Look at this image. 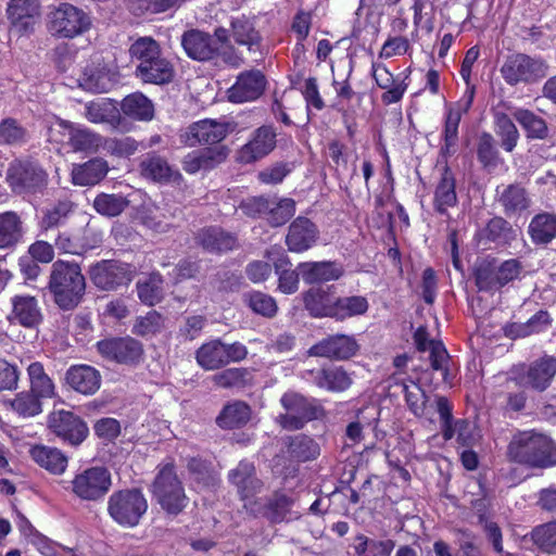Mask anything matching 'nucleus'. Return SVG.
I'll return each mask as SVG.
<instances>
[{"instance_id": "nucleus-50", "label": "nucleus", "mask_w": 556, "mask_h": 556, "mask_svg": "<svg viewBox=\"0 0 556 556\" xmlns=\"http://www.w3.org/2000/svg\"><path fill=\"white\" fill-rule=\"evenodd\" d=\"M250 418V407L244 402L236 401L224 407L217 421L222 428L232 429L245 425Z\"/></svg>"}, {"instance_id": "nucleus-61", "label": "nucleus", "mask_w": 556, "mask_h": 556, "mask_svg": "<svg viewBox=\"0 0 556 556\" xmlns=\"http://www.w3.org/2000/svg\"><path fill=\"white\" fill-rule=\"evenodd\" d=\"M73 210L70 201H60L54 206L47 208L41 219V227L46 230L62 225Z\"/></svg>"}, {"instance_id": "nucleus-57", "label": "nucleus", "mask_w": 556, "mask_h": 556, "mask_svg": "<svg viewBox=\"0 0 556 556\" xmlns=\"http://www.w3.org/2000/svg\"><path fill=\"white\" fill-rule=\"evenodd\" d=\"M128 205V201L116 194L102 193L96 197L93 201L94 210L104 216L114 217L119 215Z\"/></svg>"}, {"instance_id": "nucleus-33", "label": "nucleus", "mask_w": 556, "mask_h": 556, "mask_svg": "<svg viewBox=\"0 0 556 556\" xmlns=\"http://www.w3.org/2000/svg\"><path fill=\"white\" fill-rule=\"evenodd\" d=\"M136 76L143 83L162 85L169 83L174 76L170 62L162 54L142 66H136Z\"/></svg>"}, {"instance_id": "nucleus-6", "label": "nucleus", "mask_w": 556, "mask_h": 556, "mask_svg": "<svg viewBox=\"0 0 556 556\" xmlns=\"http://www.w3.org/2000/svg\"><path fill=\"white\" fill-rule=\"evenodd\" d=\"M147 509V498L138 489L116 491L108 500L110 517L125 528L136 527Z\"/></svg>"}, {"instance_id": "nucleus-32", "label": "nucleus", "mask_w": 556, "mask_h": 556, "mask_svg": "<svg viewBox=\"0 0 556 556\" xmlns=\"http://www.w3.org/2000/svg\"><path fill=\"white\" fill-rule=\"evenodd\" d=\"M552 319L545 311H540L526 323H510L504 326V334L509 339L527 338L546 331Z\"/></svg>"}, {"instance_id": "nucleus-62", "label": "nucleus", "mask_w": 556, "mask_h": 556, "mask_svg": "<svg viewBox=\"0 0 556 556\" xmlns=\"http://www.w3.org/2000/svg\"><path fill=\"white\" fill-rule=\"evenodd\" d=\"M532 539L542 551L556 553V522H549L535 528Z\"/></svg>"}, {"instance_id": "nucleus-13", "label": "nucleus", "mask_w": 556, "mask_h": 556, "mask_svg": "<svg viewBox=\"0 0 556 556\" xmlns=\"http://www.w3.org/2000/svg\"><path fill=\"white\" fill-rule=\"evenodd\" d=\"M214 36L223 48L230 46V37L237 45L245 46L249 51L258 50L261 43V35L255 29L254 23L244 15L231 20L230 30L224 27L216 28Z\"/></svg>"}, {"instance_id": "nucleus-28", "label": "nucleus", "mask_w": 556, "mask_h": 556, "mask_svg": "<svg viewBox=\"0 0 556 556\" xmlns=\"http://www.w3.org/2000/svg\"><path fill=\"white\" fill-rule=\"evenodd\" d=\"M298 270L305 283H318L337 280L342 276V268L333 262H304Z\"/></svg>"}, {"instance_id": "nucleus-45", "label": "nucleus", "mask_w": 556, "mask_h": 556, "mask_svg": "<svg viewBox=\"0 0 556 556\" xmlns=\"http://www.w3.org/2000/svg\"><path fill=\"white\" fill-rule=\"evenodd\" d=\"M13 413L23 418L35 417L42 412L41 399L30 391H22L4 402Z\"/></svg>"}, {"instance_id": "nucleus-10", "label": "nucleus", "mask_w": 556, "mask_h": 556, "mask_svg": "<svg viewBox=\"0 0 556 556\" xmlns=\"http://www.w3.org/2000/svg\"><path fill=\"white\" fill-rule=\"evenodd\" d=\"M48 426L58 438L72 446L80 445L89 434L87 424L79 416L64 409L51 413Z\"/></svg>"}, {"instance_id": "nucleus-40", "label": "nucleus", "mask_w": 556, "mask_h": 556, "mask_svg": "<svg viewBox=\"0 0 556 556\" xmlns=\"http://www.w3.org/2000/svg\"><path fill=\"white\" fill-rule=\"evenodd\" d=\"M195 361L204 370H216L226 366L225 343L218 339L203 343L195 352Z\"/></svg>"}, {"instance_id": "nucleus-9", "label": "nucleus", "mask_w": 556, "mask_h": 556, "mask_svg": "<svg viewBox=\"0 0 556 556\" xmlns=\"http://www.w3.org/2000/svg\"><path fill=\"white\" fill-rule=\"evenodd\" d=\"M505 81L511 86L517 84H532L546 76L547 66L541 59L527 54L509 56L501 68Z\"/></svg>"}, {"instance_id": "nucleus-19", "label": "nucleus", "mask_w": 556, "mask_h": 556, "mask_svg": "<svg viewBox=\"0 0 556 556\" xmlns=\"http://www.w3.org/2000/svg\"><path fill=\"white\" fill-rule=\"evenodd\" d=\"M473 90H467L464 97L450 106L446 112L444 125V144L441 148L443 155H448L454 152V148L458 137V126L463 114L467 113L473 101Z\"/></svg>"}, {"instance_id": "nucleus-56", "label": "nucleus", "mask_w": 556, "mask_h": 556, "mask_svg": "<svg viewBox=\"0 0 556 556\" xmlns=\"http://www.w3.org/2000/svg\"><path fill=\"white\" fill-rule=\"evenodd\" d=\"M129 54L136 66H142L161 54L159 43L151 37H140L129 47Z\"/></svg>"}, {"instance_id": "nucleus-26", "label": "nucleus", "mask_w": 556, "mask_h": 556, "mask_svg": "<svg viewBox=\"0 0 556 556\" xmlns=\"http://www.w3.org/2000/svg\"><path fill=\"white\" fill-rule=\"evenodd\" d=\"M415 344L420 352H429L430 364L433 370L442 372L443 379L446 378L448 354L442 342L429 338L424 327H419L414 333Z\"/></svg>"}, {"instance_id": "nucleus-37", "label": "nucleus", "mask_w": 556, "mask_h": 556, "mask_svg": "<svg viewBox=\"0 0 556 556\" xmlns=\"http://www.w3.org/2000/svg\"><path fill=\"white\" fill-rule=\"evenodd\" d=\"M457 204L455 178L448 168H445L434 189L433 206L441 214L446 215L450 207Z\"/></svg>"}, {"instance_id": "nucleus-20", "label": "nucleus", "mask_w": 556, "mask_h": 556, "mask_svg": "<svg viewBox=\"0 0 556 556\" xmlns=\"http://www.w3.org/2000/svg\"><path fill=\"white\" fill-rule=\"evenodd\" d=\"M358 344L351 336L337 334L328 337L308 350L312 356L334 359H348L356 354Z\"/></svg>"}, {"instance_id": "nucleus-4", "label": "nucleus", "mask_w": 556, "mask_h": 556, "mask_svg": "<svg viewBox=\"0 0 556 556\" xmlns=\"http://www.w3.org/2000/svg\"><path fill=\"white\" fill-rule=\"evenodd\" d=\"M181 46L187 55L197 61H208L218 56L230 66L237 67L242 63L241 56L231 46L219 47L216 37L199 29L184 33Z\"/></svg>"}, {"instance_id": "nucleus-42", "label": "nucleus", "mask_w": 556, "mask_h": 556, "mask_svg": "<svg viewBox=\"0 0 556 556\" xmlns=\"http://www.w3.org/2000/svg\"><path fill=\"white\" fill-rule=\"evenodd\" d=\"M314 382L319 388L332 392H342L352 384L351 376L340 367L318 370L314 376Z\"/></svg>"}, {"instance_id": "nucleus-1", "label": "nucleus", "mask_w": 556, "mask_h": 556, "mask_svg": "<svg viewBox=\"0 0 556 556\" xmlns=\"http://www.w3.org/2000/svg\"><path fill=\"white\" fill-rule=\"evenodd\" d=\"M508 454L516 463L547 468L556 465V442L536 430L520 431L510 441Z\"/></svg>"}, {"instance_id": "nucleus-23", "label": "nucleus", "mask_w": 556, "mask_h": 556, "mask_svg": "<svg viewBox=\"0 0 556 556\" xmlns=\"http://www.w3.org/2000/svg\"><path fill=\"white\" fill-rule=\"evenodd\" d=\"M9 319L25 328H36L42 320L38 300L29 294H16L11 299Z\"/></svg>"}, {"instance_id": "nucleus-49", "label": "nucleus", "mask_w": 556, "mask_h": 556, "mask_svg": "<svg viewBox=\"0 0 556 556\" xmlns=\"http://www.w3.org/2000/svg\"><path fill=\"white\" fill-rule=\"evenodd\" d=\"M369 303L365 296L352 295L338 298L336 300L334 312L332 318L344 320L355 316L365 314L368 311Z\"/></svg>"}, {"instance_id": "nucleus-64", "label": "nucleus", "mask_w": 556, "mask_h": 556, "mask_svg": "<svg viewBox=\"0 0 556 556\" xmlns=\"http://www.w3.org/2000/svg\"><path fill=\"white\" fill-rule=\"evenodd\" d=\"M103 148L113 155L128 157L138 150V143L130 137L104 138Z\"/></svg>"}, {"instance_id": "nucleus-35", "label": "nucleus", "mask_w": 556, "mask_h": 556, "mask_svg": "<svg viewBox=\"0 0 556 556\" xmlns=\"http://www.w3.org/2000/svg\"><path fill=\"white\" fill-rule=\"evenodd\" d=\"M556 375V357L545 355L533 362L527 371V384L531 388L545 390Z\"/></svg>"}, {"instance_id": "nucleus-55", "label": "nucleus", "mask_w": 556, "mask_h": 556, "mask_svg": "<svg viewBox=\"0 0 556 556\" xmlns=\"http://www.w3.org/2000/svg\"><path fill=\"white\" fill-rule=\"evenodd\" d=\"M401 386L408 409L417 417L425 416L428 396L424 389L413 380L402 381Z\"/></svg>"}, {"instance_id": "nucleus-31", "label": "nucleus", "mask_w": 556, "mask_h": 556, "mask_svg": "<svg viewBox=\"0 0 556 556\" xmlns=\"http://www.w3.org/2000/svg\"><path fill=\"white\" fill-rule=\"evenodd\" d=\"M229 480L238 489L242 500H248L261 488V481L255 477L254 465L250 462H240L236 469L229 472Z\"/></svg>"}, {"instance_id": "nucleus-18", "label": "nucleus", "mask_w": 556, "mask_h": 556, "mask_svg": "<svg viewBox=\"0 0 556 556\" xmlns=\"http://www.w3.org/2000/svg\"><path fill=\"white\" fill-rule=\"evenodd\" d=\"M59 126L66 131L67 142L74 152L96 153L103 147L104 138L84 125L61 119Z\"/></svg>"}, {"instance_id": "nucleus-25", "label": "nucleus", "mask_w": 556, "mask_h": 556, "mask_svg": "<svg viewBox=\"0 0 556 556\" xmlns=\"http://www.w3.org/2000/svg\"><path fill=\"white\" fill-rule=\"evenodd\" d=\"M40 4L38 0H11L8 16L20 33H27L38 21Z\"/></svg>"}, {"instance_id": "nucleus-21", "label": "nucleus", "mask_w": 556, "mask_h": 556, "mask_svg": "<svg viewBox=\"0 0 556 556\" xmlns=\"http://www.w3.org/2000/svg\"><path fill=\"white\" fill-rule=\"evenodd\" d=\"M318 237V228L312 220L306 217H298L289 226L286 244L289 251L302 253L313 248Z\"/></svg>"}, {"instance_id": "nucleus-15", "label": "nucleus", "mask_w": 556, "mask_h": 556, "mask_svg": "<svg viewBox=\"0 0 556 556\" xmlns=\"http://www.w3.org/2000/svg\"><path fill=\"white\" fill-rule=\"evenodd\" d=\"M97 350L103 357L122 364L138 363L143 354L141 343L130 337L99 341Z\"/></svg>"}, {"instance_id": "nucleus-12", "label": "nucleus", "mask_w": 556, "mask_h": 556, "mask_svg": "<svg viewBox=\"0 0 556 556\" xmlns=\"http://www.w3.org/2000/svg\"><path fill=\"white\" fill-rule=\"evenodd\" d=\"M90 278L102 290H116L131 281L132 273L126 263L105 260L91 267Z\"/></svg>"}, {"instance_id": "nucleus-16", "label": "nucleus", "mask_w": 556, "mask_h": 556, "mask_svg": "<svg viewBox=\"0 0 556 556\" xmlns=\"http://www.w3.org/2000/svg\"><path fill=\"white\" fill-rule=\"evenodd\" d=\"M265 87L266 78L260 71H247L227 90V98L232 103L254 101L263 94Z\"/></svg>"}, {"instance_id": "nucleus-48", "label": "nucleus", "mask_w": 556, "mask_h": 556, "mask_svg": "<svg viewBox=\"0 0 556 556\" xmlns=\"http://www.w3.org/2000/svg\"><path fill=\"white\" fill-rule=\"evenodd\" d=\"M197 240L207 251H228L236 245V238L219 228L202 229Z\"/></svg>"}, {"instance_id": "nucleus-58", "label": "nucleus", "mask_w": 556, "mask_h": 556, "mask_svg": "<svg viewBox=\"0 0 556 556\" xmlns=\"http://www.w3.org/2000/svg\"><path fill=\"white\" fill-rule=\"evenodd\" d=\"M477 154L478 160L488 170L495 169L501 163L498 152L494 147L493 137L488 132H484L480 136Z\"/></svg>"}, {"instance_id": "nucleus-54", "label": "nucleus", "mask_w": 556, "mask_h": 556, "mask_svg": "<svg viewBox=\"0 0 556 556\" xmlns=\"http://www.w3.org/2000/svg\"><path fill=\"white\" fill-rule=\"evenodd\" d=\"M139 299L147 305H155L159 303L164 293L163 278L160 274L153 273L147 278L137 282Z\"/></svg>"}, {"instance_id": "nucleus-34", "label": "nucleus", "mask_w": 556, "mask_h": 556, "mask_svg": "<svg viewBox=\"0 0 556 556\" xmlns=\"http://www.w3.org/2000/svg\"><path fill=\"white\" fill-rule=\"evenodd\" d=\"M26 372L29 382L28 391L41 400L52 399L56 395L55 383L40 362L30 363Z\"/></svg>"}, {"instance_id": "nucleus-22", "label": "nucleus", "mask_w": 556, "mask_h": 556, "mask_svg": "<svg viewBox=\"0 0 556 556\" xmlns=\"http://www.w3.org/2000/svg\"><path fill=\"white\" fill-rule=\"evenodd\" d=\"M80 88L90 92H108L117 83L116 73L102 63H92L83 68L77 78Z\"/></svg>"}, {"instance_id": "nucleus-41", "label": "nucleus", "mask_w": 556, "mask_h": 556, "mask_svg": "<svg viewBox=\"0 0 556 556\" xmlns=\"http://www.w3.org/2000/svg\"><path fill=\"white\" fill-rule=\"evenodd\" d=\"M529 235L536 244H546L556 238V214H536L529 224Z\"/></svg>"}, {"instance_id": "nucleus-60", "label": "nucleus", "mask_w": 556, "mask_h": 556, "mask_svg": "<svg viewBox=\"0 0 556 556\" xmlns=\"http://www.w3.org/2000/svg\"><path fill=\"white\" fill-rule=\"evenodd\" d=\"M164 327V319L156 311H150L144 316H139L134 325L132 332L141 337H151Z\"/></svg>"}, {"instance_id": "nucleus-11", "label": "nucleus", "mask_w": 556, "mask_h": 556, "mask_svg": "<svg viewBox=\"0 0 556 556\" xmlns=\"http://www.w3.org/2000/svg\"><path fill=\"white\" fill-rule=\"evenodd\" d=\"M280 403L285 409L283 414L276 417V422L286 430H298L315 418V409L303 395L295 392H287Z\"/></svg>"}, {"instance_id": "nucleus-46", "label": "nucleus", "mask_w": 556, "mask_h": 556, "mask_svg": "<svg viewBox=\"0 0 556 556\" xmlns=\"http://www.w3.org/2000/svg\"><path fill=\"white\" fill-rule=\"evenodd\" d=\"M498 201L508 216L520 213L530 205V198L526 189L519 185L505 187Z\"/></svg>"}, {"instance_id": "nucleus-39", "label": "nucleus", "mask_w": 556, "mask_h": 556, "mask_svg": "<svg viewBox=\"0 0 556 556\" xmlns=\"http://www.w3.org/2000/svg\"><path fill=\"white\" fill-rule=\"evenodd\" d=\"M23 235V220L16 212L0 214V249L13 248L22 240Z\"/></svg>"}, {"instance_id": "nucleus-27", "label": "nucleus", "mask_w": 556, "mask_h": 556, "mask_svg": "<svg viewBox=\"0 0 556 556\" xmlns=\"http://www.w3.org/2000/svg\"><path fill=\"white\" fill-rule=\"evenodd\" d=\"M108 172V162L101 157H94L81 164H73L71 178L75 186H94L104 179Z\"/></svg>"}, {"instance_id": "nucleus-24", "label": "nucleus", "mask_w": 556, "mask_h": 556, "mask_svg": "<svg viewBox=\"0 0 556 556\" xmlns=\"http://www.w3.org/2000/svg\"><path fill=\"white\" fill-rule=\"evenodd\" d=\"M66 383L84 395L94 394L101 387L102 377L98 369L90 365H72L65 372Z\"/></svg>"}, {"instance_id": "nucleus-47", "label": "nucleus", "mask_w": 556, "mask_h": 556, "mask_svg": "<svg viewBox=\"0 0 556 556\" xmlns=\"http://www.w3.org/2000/svg\"><path fill=\"white\" fill-rule=\"evenodd\" d=\"M125 115L138 121H151L154 116L152 102L142 93H132L122 101Z\"/></svg>"}, {"instance_id": "nucleus-30", "label": "nucleus", "mask_w": 556, "mask_h": 556, "mask_svg": "<svg viewBox=\"0 0 556 556\" xmlns=\"http://www.w3.org/2000/svg\"><path fill=\"white\" fill-rule=\"evenodd\" d=\"M30 456L37 465L52 475L64 473L68 465L67 456L53 446L36 445L31 447Z\"/></svg>"}, {"instance_id": "nucleus-17", "label": "nucleus", "mask_w": 556, "mask_h": 556, "mask_svg": "<svg viewBox=\"0 0 556 556\" xmlns=\"http://www.w3.org/2000/svg\"><path fill=\"white\" fill-rule=\"evenodd\" d=\"M276 147V132L270 126L253 131L250 140L238 151V161L250 164L268 155Z\"/></svg>"}, {"instance_id": "nucleus-51", "label": "nucleus", "mask_w": 556, "mask_h": 556, "mask_svg": "<svg viewBox=\"0 0 556 556\" xmlns=\"http://www.w3.org/2000/svg\"><path fill=\"white\" fill-rule=\"evenodd\" d=\"M513 115L514 118L525 129L528 138L544 139L547 137V125L545 121L539 115L526 109H517Z\"/></svg>"}, {"instance_id": "nucleus-63", "label": "nucleus", "mask_w": 556, "mask_h": 556, "mask_svg": "<svg viewBox=\"0 0 556 556\" xmlns=\"http://www.w3.org/2000/svg\"><path fill=\"white\" fill-rule=\"evenodd\" d=\"M496 267L490 263H481L476 269V285L481 291H494L501 288L497 281Z\"/></svg>"}, {"instance_id": "nucleus-53", "label": "nucleus", "mask_w": 556, "mask_h": 556, "mask_svg": "<svg viewBox=\"0 0 556 556\" xmlns=\"http://www.w3.org/2000/svg\"><path fill=\"white\" fill-rule=\"evenodd\" d=\"M268 204L266 219L274 227L286 224L295 213V202L290 198H269Z\"/></svg>"}, {"instance_id": "nucleus-5", "label": "nucleus", "mask_w": 556, "mask_h": 556, "mask_svg": "<svg viewBox=\"0 0 556 556\" xmlns=\"http://www.w3.org/2000/svg\"><path fill=\"white\" fill-rule=\"evenodd\" d=\"M90 27V16L67 2L51 7L47 14V28L58 38L72 39L88 31Z\"/></svg>"}, {"instance_id": "nucleus-3", "label": "nucleus", "mask_w": 556, "mask_h": 556, "mask_svg": "<svg viewBox=\"0 0 556 556\" xmlns=\"http://www.w3.org/2000/svg\"><path fill=\"white\" fill-rule=\"evenodd\" d=\"M151 493L157 504L168 515L177 516L188 505L184 484L173 464L159 467L157 473L151 485Z\"/></svg>"}, {"instance_id": "nucleus-8", "label": "nucleus", "mask_w": 556, "mask_h": 556, "mask_svg": "<svg viewBox=\"0 0 556 556\" xmlns=\"http://www.w3.org/2000/svg\"><path fill=\"white\" fill-rule=\"evenodd\" d=\"M7 181L17 194L37 193L47 187L48 174L36 162L15 160L8 167Z\"/></svg>"}, {"instance_id": "nucleus-38", "label": "nucleus", "mask_w": 556, "mask_h": 556, "mask_svg": "<svg viewBox=\"0 0 556 556\" xmlns=\"http://www.w3.org/2000/svg\"><path fill=\"white\" fill-rule=\"evenodd\" d=\"M226 156L227 152L224 148L192 151L184 157L182 167L187 173L194 174L201 169L214 167L224 161Z\"/></svg>"}, {"instance_id": "nucleus-36", "label": "nucleus", "mask_w": 556, "mask_h": 556, "mask_svg": "<svg viewBox=\"0 0 556 556\" xmlns=\"http://www.w3.org/2000/svg\"><path fill=\"white\" fill-rule=\"evenodd\" d=\"M84 116L92 124H109L114 128L118 126L121 119L117 108L109 99L87 102Z\"/></svg>"}, {"instance_id": "nucleus-43", "label": "nucleus", "mask_w": 556, "mask_h": 556, "mask_svg": "<svg viewBox=\"0 0 556 556\" xmlns=\"http://www.w3.org/2000/svg\"><path fill=\"white\" fill-rule=\"evenodd\" d=\"M141 170L143 176L155 181H177L181 179L180 173L174 170L164 159L157 155H149L143 160Z\"/></svg>"}, {"instance_id": "nucleus-52", "label": "nucleus", "mask_w": 556, "mask_h": 556, "mask_svg": "<svg viewBox=\"0 0 556 556\" xmlns=\"http://www.w3.org/2000/svg\"><path fill=\"white\" fill-rule=\"evenodd\" d=\"M494 124L495 134L501 139L502 148L507 152H511L520 137L516 125L507 114L501 112L494 114Z\"/></svg>"}, {"instance_id": "nucleus-59", "label": "nucleus", "mask_w": 556, "mask_h": 556, "mask_svg": "<svg viewBox=\"0 0 556 556\" xmlns=\"http://www.w3.org/2000/svg\"><path fill=\"white\" fill-rule=\"evenodd\" d=\"M26 129L14 118L8 117L0 123V144L16 146L26 141Z\"/></svg>"}, {"instance_id": "nucleus-2", "label": "nucleus", "mask_w": 556, "mask_h": 556, "mask_svg": "<svg viewBox=\"0 0 556 556\" xmlns=\"http://www.w3.org/2000/svg\"><path fill=\"white\" fill-rule=\"evenodd\" d=\"M48 289L55 304L62 309H73L81 301L86 281L75 262L59 260L51 266Z\"/></svg>"}, {"instance_id": "nucleus-29", "label": "nucleus", "mask_w": 556, "mask_h": 556, "mask_svg": "<svg viewBox=\"0 0 556 556\" xmlns=\"http://www.w3.org/2000/svg\"><path fill=\"white\" fill-rule=\"evenodd\" d=\"M337 296L330 288H312L303 295L304 306L313 317H331Z\"/></svg>"}, {"instance_id": "nucleus-14", "label": "nucleus", "mask_w": 556, "mask_h": 556, "mask_svg": "<svg viewBox=\"0 0 556 556\" xmlns=\"http://www.w3.org/2000/svg\"><path fill=\"white\" fill-rule=\"evenodd\" d=\"M232 130L229 123L215 119H203L188 127L181 140L189 147L197 144H216L223 141Z\"/></svg>"}, {"instance_id": "nucleus-7", "label": "nucleus", "mask_w": 556, "mask_h": 556, "mask_svg": "<svg viewBox=\"0 0 556 556\" xmlns=\"http://www.w3.org/2000/svg\"><path fill=\"white\" fill-rule=\"evenodd\" d=\"M112 486V476L108 468L93 466L78 471L71 481L72 493L81 501L102 500Z\"/></svg>"}, {"instance_id": "nucleus-44", "label": "nucleus", "mask_w": 556, "mask_h": 556, "mask_svg": "<svg viewBox=\"0 0 556 556\" xmlns=\"http://www.w3.org/2000/svg\"><path fill=\"white\" fill-rule=\"evenodd\" d=\"M287 453L290 458L298 462L315 459L319 453V445L305 434H298L287 439Z\"/></svg>"}]
</instances>
